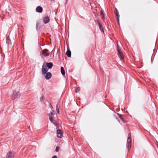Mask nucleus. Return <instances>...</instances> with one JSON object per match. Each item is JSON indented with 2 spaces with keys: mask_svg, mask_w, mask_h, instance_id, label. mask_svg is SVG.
I'll list each match as a JSON object with an SVG mask.
<instances>
[{
  "mask_svg": "<svg viewBox=\"0 0 158 158\" xmlns=\"http://www.w3.org/2000/svg\"><path fill=\"white\" fill-rule=\"evenodd\" d=\"M53 64L52 63H47L46 64V66H47L48 69H51L53 66Z\"/></svg>",
  "mask_w": 158,
  "mask_h": 158,
  "instance_id": "nucleus-13",
  "label": "nucleus"
},
{
  "mask_svg": "<svg viewBox=\"0 0 158 158\" xmlns=\"http://www.w3.org/2000/svg\"><path fill=\"white\" fill-rule=\"evenodd\" d=\"M15 156V153L9 151L7 153L6 158H14Z\"/></svg>",
  "mask_w": 158,
  "mask_h": 158,
  "instance_id": "nucleus-5",
  "label": "nucleus"
},
{
  "mask_svg": "<svg viewBox=\"0 0 158 158\" xmlns=\"http://www.w3.org/2000/svg\"><path fill=\"white\" fill-rule=\"evenodd\" d=\"M48 71V69L47 67L45 65H44V64L43 65L42 68V74L44 75L46 74Z\"/></svg>",
  "mask_w": 158,
  "mask_h": 158,
  "instance_id": "nucleus-6",
  "label": "nucleus"
},
{
  "mask_svg": "<svg viewBox=\"0 0 158 158\" xmlns=\"http://www.w3.org/2000/svg\"><path fill=\"white\" fill-rule=\"evenodd\" d=\"M6 42L8 44H10L11 42L10 40V38L9 37H8L6 39Z\"/></svg>",
  "mask_w": 158,
  "mask_h": 158,
  "instance_id": "nucleus-18",
  "label": "nucleus"
},
{
  "mask_svg": "<svg viewBox=\"0 0 158 158\" xmlns=\"http://www.w3.org/2000/svg\"><path fill=\"white\" fill-rule=\"evenodd\" d=\"M115 15L118 21V23H119V14L116 8L115 9Z\"/></svg>",
  "mask_w": 158,
  "mask_h": 158,
  "instance_id": "nucleus-10",
  "label": "nucleus"
},
{
  "mask_svg": "<svg viewBox=\"0 0 158 158\" xmlns=\"http://www.w3.org/2000/svg\"><path fill=\"white\" fill-rule=\"evenodd\" d=\"M57 134L58 137L61 138L63 135L62 131L60 130H58L57 131Z\"/></svg>",
  "mask_w": 158,
  "mask_h": 158,
  "instance_id": "nucleus-8",
  "label": "nucleus"
},
{
  "mask_svg": "<svg viewBox=\"0 0 158 158\" xmlns=\"http://www.w3.org/2000/svg\"><path fill=\"white\" fill-rule=\"evenodd\" d=\"M157 147L158 148V144H157Z\"/></svg>",
  "mask_w": 158,
  "mask_h": 158,
  "instance_id": "nucleus-27",
  "label": "nucleus"
},
{
  "mask_svg": "<svg viewBox=\"0 0 158 158\" xmlns=\"http://www.w3.org/2000/svg\"><path fill=\"white\" fill-rule=\"evenodd\" d=\"M100 15L101 16L102 18V19L104 21V19H105V15L104 13V12L103 10H101L100 11Z\"/></svg>",
  "mask_w": 158,
  "mask_h": 158,
  "instance_id": "nucleus-14",
  "label": "nucleus"
},
{
  "mask_svg": "<svg viewBox=\"0 0 158 158\" xmlns=\"http://www.w3.org/2000/svg\"><path fill=\"white\" fill-rule=\"evenodd\" d=\"M97 22H98V25H99V23H100V22H99V21H98H98H97Z\"/></svg>",
  "mask_w": 158,
  "mask_h": 158,
  "instance_id": "nucleus-25",
  "label": "nucleus"
},
{
  "mask_svg": "<svg viewBox=\"0 0 158 158\" xmlns=\"http://www.w3.org/2000/svg\"><path fill=\"white\" fill-rule=\"evenodd\" d=\"M55 114V112L54 110H52L50 113L49 114V117L50 121L53 123L55 126L57 127L58 125L55 120L53 119L54 116Z\"/></svg>",
  "mask_w": 158,
  "mask_h": 158,
  "instance_id": "nucleus-1",
  "label": "nucleus"
},
{
  "mask_svg": "<svg viewBox=\"0 0 158 158\" xmlns=\"http://www.w3.org/2000/svg\"><path fill=\"white\" fill-rule=\"evenodd\" d=\"M80 90V88L79 87H77L75 89V92H78Z\"/></svg>",
  "mask_w": 158,
  "mask_h": 158,
  "instance_id": "nucleus-19",
  "label": "nucleus"
},
{
  "mask_svg": "<svg viewBox=\"0 0 158 158\" xmlns=\"http://www.w3.org/2000/svg\"><path fill=\"white\" fill-rule=\"evenodd\" d=\"M52 158H57V157L56 156H54L52 157Z\"/></svg>",
  "mask_w": 158,
  "mask_h": 158,
  "instance_id": "nucleus-24",
  "label": "nucleus"
},
{
  "mask_svg": "<svg viewBox=\"0 0 158 158\" xmlns=\"http://www.w3.org/2000/svg\"><path fill=\"white\" fill-rule=\"evenodd\" d=\"M66 55L69 57H70L71 56V52L69 50H67L66 52Z\"/></svg>",
  "mask_w": 158,
  "mask_h": 158,
  "instance_id": "nucleus-17",
  "label": "nucleus"
},
{
  "mask_svg": "<svg viewBox=\"0 0 158 158\" xmlns=\"http://www.w3.org/2000/svg\"><path fill=\"white\" fill-rule=\"evenodd\" d=\"M99 27L100 30L102 31V32H104V28L102 25V24L100 23H99Z\"/></svg>",
  "mask_w": 158,
  "mask_h": 158,
  "instance_id": "nucleus-16",
  "label": "nucleus"
},
{
  "mask_svg": "<svg viewBox=\"0 0 158 158\" xmlns=\"http://www.w3.org/2000/svg\"><path fill=\"white\" fill-rule=\"evenodd\" d=\"M45 76V78L47 79H49L51 77V74L50 72L47 73Z\"/></svg>",
  "mask_w": 158,
  "mask_h": 158,
  "instance_id": "nucleus-12",
  "label": "nucleus"
},
{
  "mask_svg": "<svg viewBox=\"0 0 158 158\" xmlns=\"http://www.w3.org/2000/svg\"><path fill=\"white\" fill-rule=\"evenodd\" d=\"M43 97H41V98H40V101H42L43 100Z\"/></svg>",
  "mask_w": 158,
  "mask_h": 158,
  "instance_id": "nucleus-23",
  "label": "nucleus"
},
{
  "mask_svg": "<svg viewBox=\"0 0 158 158\" xmlns=\"http://www.w3.org/2000/svg\"><path fill=\"white\" fill-rule=\"evenodd\" d=\"M117 50H118V54L119 58H120L121 60L122 61H123V54L120 51V48H119L118 45L117 44Z\"/></svg>",
  "mask_w": 158,
  "mask_h": 158,
  "instance_id": "nucleus-4",
  "label": "nucleus"
},
{
  "mask_svg": "<svg viewBox=\"0 0 158 158\" xmlns=\"http://www.w3.org/2000/svg\"><path fill=\"white\" fill-rule=\"evenodd\" d=\"M48 50L46 49H45L43 51L42 54L44 56H46L49 55V53L48 52Z\"/></svg>",
  "mask_w": 158,
  "mask_h": 158,
  "instance_id": "nucleus-9",
  "label": "nucleus"
},
{
  "mask_svg": "<svg viewBox=\"0 0 158 158\" xmlns=\"http://www.w3.org/2000/svg\"><path fill=\"white\" fill-rule=\"evenodd\" d=\"M20 96V94L18 91L15 90L13 92V94L12 96V98L15 100L19 98Z\"/></svg>",
  "mask_w": 158,
  "mask_h": 158,
  "instance_id": "nucleus-2",
  "label": "nucleus"
},
{
  "mask_svg": "<svg viewBox=\"0 0 158 158\" xmlns=\"http://www.w3.org/2000/svg\"><path fill=\"white\" fill-rule=\"evenodd\" d=\"M117 120L118 121H119V118H117Z\"/></svg>",
  "mask_w": 158,
  "mask_h": 158,
  "instance_id": "nucleus-26",
  "label": "nucleus"
},
{
  "mask_svg": "<svg viewBox=\"0 0 158 158\" xmlns=\"http://www.w3.org/2000/svg\"><path fill=\"white\" fill-rule=\"evenodd\" d=\"M131 134L129 133L128 135V139L127 144V147L128 150H129L130 148L131 147Z\"/></svg>",
  "mask_w": 158,
  "mask_h": 158,
  "instance_id": "nucleus-3",
  "label": "nucleus"
},
{
  "mask_svg": "<svg viewBox=\"0 0 158 158\" xmlns=\"http://www.w3.org/2000/svg\"><path fill=\"white\" fill-rule=\"evenodd\" d=\"M56 110L58 113L59 112V109L58 105H57L56 106Z\"/></svg>",
  "mask_w": 158,
  "mask_h": 158,
  "instance_id": "nucleus-20",
  "label": "nucleus"
},
{
  "mask_svg": "<svg viewBox=\"0 0 158 158\" xmlns=\"http://www.w3.org/2000/svg\"><path fill=\"white\" fill-rule=\"evenodd\" d=\"M42 10L43 9L42 7L40 6H37L36 9V11L38 12L41 13L42 12Z\"/></svg>",
  "mask_w": 158,
  "mask_h": 158,
  "instance_id": "nucleus-11",
  "label": "nucleus"
},
{
  "mask_svg": "<svg viewBox=\"0 0 158 158\" xmlns=\"http://www.w3.org/2000/svg\"><path fill=\"white\" fill-rule=\"evenodd\" d=\"M61 72L62 74L63 75H65V71H64V68L62 67H61Z\"/></svg>",
  "mask_w": 158,
  "mask_h": 158,
  "instance_id": "nucleus-15",
  "label": "nucleus"
},
{
  "mask_svg": "<svg viewBox=\"0 0 158 158\" xmlns=\"http://www.w3.org/2000/svg\"><path fill=\"white\" fill-rule=\"evenodd\" d=\"M49 106L50 108H52V105L51 103H49Z\"/></svg>",
  "mask_w": 158,
  "mask_h": 158,
  "instance_id": "nucleus-22",
  "label": "nucleus"
},
{
  "mask_svg": "<svg viewBox=\"0 0 158 158\" xmlns=\"http://www.w3.org/2000/svg\"><path fill=\"white\" fill-rule=\"evenodd\" d=\"M50 21V19L48 16H44L43 19V21L44 24H47Z\"/></svg>",
  "mask_w": 158,
  "mask_h": 158,
  "instance_id": "nucleus-7",
  "label": "nucleus"
},
{
  "mask_svg": "<svg viewBox=\"0 0 158 158\" xmlns=\"http://www.w3.org/2000/svg\"><path fill=\"white\" fill-rule=\"evenodd\" d=\"M59 148L58 147H56V152H57L59 151Z\"/></svg>",
  "mask_w": 158,
  "mask_h": 158,
  "instance_id": "nucleus-21",
  "label": "nucleus"
}]
</instances>
